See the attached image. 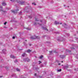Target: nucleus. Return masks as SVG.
Here are the masks:
<instances>
[{
    "instance_id": "37",
    "label": "nucleus",
    "mask_w": 78,
    "mask_h": 78,
    "mask_svg": "<svg viewBox=\"0 0 78 78\" xmlns=\"http://www.w3.org/2000/svg\"><path fill=\"white\" fill-rule=\"evenodd\" d=\"M25 41H27V40H26Z\"/></svg>"
},
{
    "instance_id": "13",
    "label": "nucleus",
    "mask_w": 78,
    "mask_h": 78,
    "mask_svg": "<svg viewBox=\"0 0 78 78\" xmlns=\"http://www.w3.org/2000/svg\"><path fill=\"white\" fill-rule=\"evenodd\" d=\"M35 21H39L38 20H37V19L35 18Z\"/></svg>"
},
{
    "instance_id": "35",
    "label": "nucleus",
    "mask_w": 78,
    "mask_h": 78,
    "mask_svg": "<svg viewBox=\"0 0 78 78\" xmlns=\"http://www.w3.org/2000/svg\"><path fill=\"white\" fill-rule=\"evenodd\" d=\"M54 53H55V51H54Z\"/></svg>"
},
{
    "instance_id": "29",
    "label": "nucleus",
    "mask_w": 78,
    "mask_h": 78,
    "mask_svg": "<svg viewBox=\"0 0 78 78\" xmlns=\"http://www.w3.org/2000/svg\"><path fill=\"white\" fill-rule=\"evenodd\" d=\"M40 22H42V21L41 20Z\"/></svg>"
},
{
    "instance_id": "43",
    "label": "nucleus",
    "mask_w": 78,
    "mask_h": 78,
    "mask_svg": "<svg viewBox=\"0 0 78 78\" xmlns=\"http://www.w3.org/2000/svg\"><path fill=\"white\" fill-rule=\"evenodd\" d=\"M62 66H63V65H62Z\"/></svg>"
},
{
    "instance_id": "40",
    "label": "nucleus",
    "mask_w": 78,
    "mask_h": 78,
    "mask_svg": "<svg viewBox=\"0 0 78 78\" xmlns=\"http://www.w3.org/2000/svg\"><path fill=\"white\" fill-rule=\"evenodd\" d=\"M40 25H41V24H40Z\"/></svg>"
},
{
    "instance_id": "27",
    "label": "nucleus",
    "mask_w": 78,
    "mask_h": 78,
    "mask_svg": "<svg viewBox=\"0 0 78 78\" xmlns=\"http://www.w3.org/2000/svg\"><path fill=\"white\" fill-rule=\"evenodd\" d=\"M22 13V12H20V14H21Z\"/></svg>"
},
{
    "instance_id": "24",
    "label": "nucleus",
    "mask_w": 78,
    "mask_h": 78,
    "mask_svg": "<svg viewBox=\"0 0 78 78\" xmlns=\"http://www.w3.org/2000/svg\"><path fill=\"white\" fill-rule=\"evenodd\" d=\"M2 77H3V76H0V78H2Z\"/></svg>"
},
{
    "instance_id": "3",
    "label": "nucleus",
    "mask_w": 78,
    "mask_h": 78,
    "mask_svg": "<svg viewBox=\"0 0 78 78\" xmlns=\"http://www.w3.org/2000/svg\"><path fill=\"white\" fill-rule=\"evenodd\" d=\"M10 57L11 58H13V59L16 58V57L14 56L13 55H11L10 56Z\"/></svg>"
},
{
    "instance_id": "34",
    "label": "nucleus",
    "mask_w": 78,
    "mask_h": 78,
    "mask_svg": "<svg viewBox=\"0 0 78 78\" xmlns=\"http://www.w3.org/2000/svg\"><path fill=\"white\" fill-rule=\"evenodd\" d=\"M30 46H31V44H30Z\"/></svg>"
},
{
    "instance_id": "38",
    "label": "nucleus",
    "mask_w": 78,
    "mask_h": 78,
    "mask_svg": "<svg viewBox=\"0 0 78 78\" xmlns=\"http://www.w3.org/2000/svg\"><path fill=\"white\" fill-rule=\"evenodd\" d=\"M47 31H48V30L47 29Z\"/></svg>"
},
{
    "instance_id": "39",
    "label": "nucleus",
    "mask_w": 78,
    "mask_h": 78,
    "mask_svg": "<svg viewBox=\"0 0 78 78\" xmlns=\"http://www.w3.org/2000/svg\"><path fill=\"white\" fill-rule=\"evenodd\" d=\"M5 50V51H6V50Z\"/></svg>"
},
{
    "instance_id": "28",
    "label": "nucleus",
    "mask_w": 78,
    "mask_h": 78,
    "mask_svg": "<svg viewBox=\"0 0 78 78\" xmlns=\"http://www.w3.org/2000/svg\"><path fill=\"white\" fill-rule=\"evenodd\" d=\"M64 25H66V24L64 23Z\"/></svg>"
},
{
    "instance_id": "1",
    "label": "nucleus",
    "mask_w": 78,
    "mask_h": 78,
    "mask_svg": "<svg viewBox=\"0 0 78 78\" xmlns=\"http://www.w3.org/2000/svg\"><path fill=\"white\" fill-rule=\"evenodd\" d=\"M30 39H40V37H39V36H36L34 35L30 37Z\"/></svg>"
},
{
    "instance_id": "25",
    "label": "nucleus",
    "mask_w": 78,
    "mask_h": 78,
    "mask_svg": "<svg viewBox=\"0 0 78 78\" xmlns=\"http://www.w3.org/2000/svg\"><path fill=\"white\" fill-rule=\"evenodd\" d=\"M40 62V63H42V62H41L40 61H39Z\"/></svg>"
},
{
    "instance_id": "7",
    "label": "nucleus",
    "mask_w": 78,
    "mask_h": 78,
    "mask_svg": "<svg viewBox=\"0 0 78 78\" xmlns=\"http://www.w3.org/2000/svg\"><path fill=\"white\" fill-rule=\"evenodd\" d=\"M2 5L3 6H6V4L5 3L3 2L2 3Z\"/></svg>"
},
{
    "instance_id": "26",
    "label": "nucleus",
    "mask_w": 78,
    "mask_h": 78,
    "mask_svg": "<svg viewBox=\"0 0 78 78\" xmlns=\"http://www.w3.org/2000/svg\"><path fill=\"white\" fill-rule=\"evenodd\" d=\"M58 65H61V64L59 63V64H58Z\"/></svg>"
},
{
    "instance_id": "8",
    "label": "nucleus",
    "mask_w": 78,
    "mask_h": 78,
    "mask_svg": "<svg viewBox=\"0 0 78 78\" xmlns=\"http://www.w3.org/2000/svg\"><path fill=\"white\" fill-rule=\"evenodd\" d=\"M26 60L27 61V62H29V61H30V59H29V58H26Z\"/></svg>"
},
{
    "instance_id": "31",
    "label": "nucleus",
    "mask_w": 78,
    "mask_h": 78,
    "mask_svg": "<svg viewBox=\"0 0 78 78\" xmlns=\"http://www.w3.org/2000/svg\"><path fill=\"white\" fill-rule=\"evenodd\" d=\"M60 25H61V24H62V23H60Z\"/></svg>"
},
{
    "instance_id": "12",
    "label": "nucleus",
    "mask_w": 78,
    "mask_h": 78,
    "mask_svg": "<svg viewBox=\"0 0 78 78\" xmlns=\"http://www.w3.org/2000/svg\"><path fill=\"white\" fill-rule=\"evenodd\" d=\"M43 29V30H47V28L46 27H43L42 28Z\"/></svg>"
},
{
    "instance_id": "42",
    "label": "nucleus",
    "mask_w": 78,
    "mask_h": 78,
    "mask_svg": "<svg viewBox=\"0 0 78 78\" xmlns=\"http://www.w3.org/2000/svg\"><path fill=\"white\" fill-rule=\"evenodd\" d=\"M16 61H17V60H16Z\"/></svg>"
},
{
    "instance_id": "30",
    "label": "nucleus",
    "mask_w": 78,
    "mask_h": 78,
    "mask_svg": "<svg viewBox=\"0 0 78 78\" xmlns=\"http://www.w3.org/2000/svg\"><path fill=\"white\" fill-rule=\"evenodd\" d=\"M56 24H58V23H56Z\"/></svg>"
},
{
    "instance_id": "19",
    "label": "nucleus",
    "mask_w": 78,
    "mask_h": 78,
    "mask_svg": "<svg viewBox=\"0 0 78 78\" xmlns=\"http://www.w3.org/2000/svg\"><path fill=\"white\" fill-rule=\"evenodd\" d=\"M7 23V22H5V23H4V25H6Z\"/></svg>"
},
{
    "instance_id": "10",
    "label": "nucleus",
    "mask_w": 78,
    "mask_h": 78,
    "mask_svg": "<svg viewBox=\"0 0 78 78\" xmlns=\"http://www.w3.org/2000/svg\"><path fill=\"white\" fill-rule=\"evenodd\" d=\"M42 58H43V56L41 55L40 57L39 58L40 59H42Z\"/></svg>"
},
{
    "instance_id": "14",
    "label": "nucleus",
    "mask_w": 78,
    "mask_h": 78,
    "mask_svg": "<svg viewBox=\"0 0 78 78\" xmlns=\"http://www.w3.org/2000/svg\"><path fill=\"white\" fill-rule=\"evenodd\" d=\"M16 70L17 71H18L19 72H20V69H18V68L16 69Z\"/></svg>"
},
{
    "instance_id": "2",
    "label": "nucleus",
    "mask_w": 78,
    "mask_h": 78,
    "mask_svg": "<svg viewBox=\"0 0 78 78\" xmlns=\"http://www.w3.org/2000/svg\"><path fill=\"white\" fill-rule=\"evenodd\" d=\"M11 11L12 12L14 13H17V11H19V9H17L15 10H11Z\"/></svg>"
},
{
    "instance_id": "21",
    "label": "nucleus",
    "mask_w": 78,
    "mask_h": 78,
    "mask_svg": "<svg viewBox=\"0 0 78 78\" xmlns=\"http://www.w3.org/2000/svg\"><path fill=\"white\" fill-rule=\"evenodd\" d=\"M12 39H15V37H14V36L13 37Z\"/></svg>"
},
{
    "instance_id": "4",
    "label": "nucleus",
    "mask_w": 78,
    "mask_h": 78,
    "mask_svg": "<svg viewBox=\"0 0 78 78\" xmlns=\"http://www.w3.org/2000/svg\"><path fill=\"white\" fill-rule=\"evenodd\" d=\"M10 57L11 58H13V59L16 58V57L14 56L13 55H11L10 56Z\"/></svg>"
},
{
    "instance_id": "9",
    "label": "nucleus",
    "mask_w": 78,
    "mask_h": 78,
    "mask_svg": "<svg viewBox=\"0 0 78 78\" xmlns=\"http://www.w3.org/2000/svg\"><path fill=\"white\" fill-rule=\"evenodd\" d=\"M30 51H31V50H30V49H29L27 50V52H29V53H30Z\"/></svg>"
},
{
    "instance_id": "16",
    "label": "nucleus",
    "mask_w": 78,
    "mask_h": 78,
    "mask_svg": "<svg viewBox=\"0 0 78 78\" xmlns=\"http://www.w3.org/2000/svg\"><path fill=\"white\" fill-rule=\"evenodd\" d=\"M61 69H60L59 70H58V72H61Z\"/></svg>"
},
{
    "instance_id": "15",
    "label": "nucleus",
    "mask_w": 78,
    "mask_h": 78,
    "mask_svg": "<svg viewBox=\"0 0 78 78\" xmlns=\"http://www.w3.org/2000/svg\"><path fill=\"white\" fill-rule=\"evenodd\" d=\"M24 3H25L24 2H21V5H23V4Z\"/></svg>"
},
{
    "instance_id": "33",
    "label": "nucleus",
    "mask_w": 78,
    "mask_h": 78,
    "mask_svg": "<svg viewBox=\"0 0 78 78\" xmlns=\"http://www.w3.org/2000/svg\"><path fill=\"white\" fill-rule=\"evenodd\" d=\"M13 0H10V1H12Z\"/></svg>"
},
{
    "instance_id": "6",
    "label": "nucleus",
    "mask_w": 78,
    "mask_h": 78,
    "mask_svg": "<svg viewBox=\"0 0 78 78\" xmlns=\"http://www.w3.org/2000/svg\"><path fill=\"white\" fill-rule=\"evenodd\" d=\"M65 68L66 69H67V68H69V65H67V66H65Z\"/></svg>"
},
{
    "instance_id": "20",
    "label": "nucleus",
    "mask_w": 78,
    "mask_h": 78,
    "mask_svg": "<svg viewBox=\"0 0 78 78\" xmlns=\"http://www.w3.org/2000/svg\"><path fill=\"white\" fill-rule=\"evenodd\" d=\"M50 53H52V51H49Z\"/></svg>"
},
{
    "instance_id": "17",
    "label": "nucleus",
    "mask_w": 78,
    "mask_h": 78,
    "mask_svg": "<svg viewBox=\"0 0 78 78\" xmlns=\"http://www.w3.org/2000/svg\"><path fill=\"white\" fill-rule=\"evenodd\" d=\"M26 29H27V30H30V29H29V28H26Z\"/></svg>"
},
{
    "instance_id": "32",
    "label": "nucleus",
    "mask_w": 78,
    "mask_h": 78,
    "mask_svg": "<svg viewBox=\"0 0 78 78\" xmlns=\"http://www.w3.org/2000/svg\"><path fill=\"white\" fill-rule=\"evenodd\" d=\"M61 62H63V61H62Z\"/></svg>"
},
{
    "instance_id": "5",
    "label": "nucleus",
    "mask_w": 78,
    "mask_h": 78,
    "mask_svg": "<svg viewBox=\"0 0 78 78\" xmlns=\"http://www.w3.org/2000/svg\"><path fill=\"white\" fill-rule=\"evenodd\" d=\"M0 11H3L4 12H6V11H3L2 10V7H0Z\"/></svg>"
},
{
    "instance_id": "23",
    "label": "nucleus",
    "mask_w": 78,
    "mask_h": 78,
    "mask_svg": "<svg viewBox=\"0 0 78 78\" xmlns=\"http://www.w3.org/2000/svg\"><path fill=\"white\" fill-rule=\"evenodd\" d=\"M37 74L36 73H35L34 74L35 76H36Z\"/></svg>"
},
{
    "instance_id": "22",
    "label": "nucleus",
    "mask_w": 78,
    "mask_h": 78,
    "mask_svg": "<svg viewBox=\"0 0 78 78\" xmlns=\"http://www.w3.org/2000/svg\"><path fill=\"white\" fill-rule=\"evenodd\" d=\"M61 57H61V58H62L63 59V57H64V56H61Z\"/></svg>"
},
{
    "instance_id": "36",
    "label": "nucleus",
    "mask_w": 78,
    "mask_h": 78,
    "mask_svg": "<svg viewBox=\"0 0 78 78\" xmlns=\"http://www.w3.org/2000/svg\"><path fill=\"white\" fill-rule=\"evenodd\" d=\"M6 69H7V68L6 67H5Z\"/></svg>"
},
{
    "instance_id": "41",
    "label": "nucleus",
    "mask_w": 78,
    "mask_h": 78,
    "mask_svg": "<svg viewBox=\"0 0 78 78\" xmlns=\"http://www.w3.org/2000/svg\"><path fill=\"white\" fill-rule=\"evenodd\" d=\"M35 58H36V57H35Z\"/></svg>"
},
{
    "instance_id": "11",
    "label": "nucleus",
    "mask_w": 78,
    "mask_h": 78,
    "mask_svg": "<svg viewBox=\"0 0 78 78\" xmlns=\"http://www.w3.org/2000/svg\"><path fill=\"white\" fill-rule=\"evenodd\" d=\"M26 54H25V53H24L23 54V55H22V56H25V55H26Z\"/></svg>"
},
{
    "instance_id": "18",
    "label": "nucleus",
    "mask_w": 78,
    "mask_h": 78,
    "mask_svg": "<svg viewBox=\"0 0 78 78\" xmlns=\"http://www.w3.org/2000/svg\"><path fill=\"white\" fill-rule=\"evenodd\" d=\"M32 5H36V4H35V3H32Z\"/></svg>"
}]
</instances>
